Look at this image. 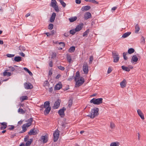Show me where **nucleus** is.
<instances>
[{
	"label": "nucleus",
	"instance_id": "1",
	"mask_svg": "<svg viewBox=\"0 0 146 146\" xmlns=\"http://www.w3.org/2000/svg\"><path fill=\"white\" fill-rule=\"evenodd\" d=\"M99 109L95 108L92 109L90 114L87 115L88 116L90 117L91 118H94L95 117L98 115Z\"/></svg>",
	"mask_w": 146,
	"mask_h": 146
},
{
	"label": "nucleus",
	"instance_id": "2",
	"mask_svg": "<svg viewBox=\"0 0 146 146\" xmlns=\"http://www.w3.org/2000/svg\"><path fill=\"white\" fill-rule=\"evenodd\" d=\"M57 4V3L56 0H51L50 6L54 8L56 12H58L59 10Z\"/></svg>",
	"mask_w": 146,
	"mask_h": 146
},
{
	"label": "nucleus",
	"instance_id": "3",
	"mask_svg": "<svg viewBox=\"0 0 146 146\" xmlns=\"http://www.w3.org/2000/svg\"><path fill=\"white\" fill-rule=\"evenodd\" d=\"M102 100L103 99L101 98L98 99L93 98L90 100V102L93 103L94 104L99 105L102 103Z\"/></svg>",
	"mask_w": 146,
	"mask_h": 146
},
{
	"label": "nucleus",
	"instance_id": "4",
	"mask_svg": "<svg viewBox=\"0 0 146 146\" xmlns=\"http://www.w3.org/2000/svg\"><path fill=\"white\" fill-rule=\"evenodd\" d=\"M113 57V62H117L119 59V56L118 54L116 51L112 52Z\"/></svg>",
	"mask_w": 146,
	"mask_h": 146
},
{
	"label": "nucleus",
	"instance_id": "5",
	"mask_svg": "<svg viewBox=\"0 0 146 146\" xmlns=\"http://www.w3.org/2000/svg\"><path fill=\"white\" fill-rule=\"evenodd\" d=\"M59 134V131L57 129L53 133L54 141L55 142L58 140Z\"/></svg>",
	"mask_w": 146,
	"mask_h": 146
},
{
	"label": "nucleus",
	"instance_id": "6",
	"mask_svg": "<svg viewBox=\"0 0 146 146\" xmlns=\"http://www.w3.org/2000/svg\"><path fill=\"white\" fill-rule=\"evenodd\" d=\"M84 82V79L82 77L80 78L79 80H78L76 82L75 86L79 87L82 85Z\"/></svg>",
	"mask_w": 146,
	"mask_h": 146
},
{
	"label": "nucleus",
	"instance_id": "7",
	"mask_svg": "<svg viewBox=\"0 0 146 146\" xmlns=\"http://www.w3.org/2000/svg\"><path fill=\"white\" fill-rule=\"evenodd\" d=\"M83 70L85 74H88V67L87 63H85L83 66Z\"/></svg>",
	"mask_w": 146,
	"mask_h": 146
},
{
	"label": "nucleus",
	"instance_id": "8",
	"mask_svg": "<svg viewBox=\"0 0 146 146\" xmlns=\"http://www.w3.org/2000/svg\"><path fill=\"white\" fill-rule=\"evenodd\" d=\"M25 88L26 89H31L33 88V85L30 83L25 82L24 84Z\"/></svg>",
	"mask_w": 146,
	"mask_h": 146
},
{
	"label": "nucleus",
	"instance_id": "9",
	"mask_svg": "<svg viewBox=\"0 0 146 146\" xmlns=\"http://www.w3.org/2000/svg\"><path fill=\"white\" fill-rule=\"evenodd\" d=\"M61 100L59 99L57 100L55 102L54 104V106H53V108L55 109L58 108L60 106Z\"/></svg>",
	"mask_w": 146,
	"mask_h": 146
},
{
	"label": "nucleus",
	"instance_id": "10",
	"mask_svg": "<svg viewBox=\"0 0 146 146\" xmlns=\"http://www.w3.org/2000/svg\"><path fill=\"white\" fill-rule=\"evenodd\" d=\"M48 138L47 136H42L41 137L40 141L41 142H42L44 143H46L48 140Z\"/></svg>",
	"mask_w": 146,
	"mask_h": 146
},
{
	"label": "nucleus",
	"instance_id": "11",
	"mask_svg": "<svg viewBox=\"0 0 146 146\" xmlns=\"http://www.w3.org/2000/svg\"><path fill=\"white\" fill-rule=\"evenodd\" d=\"M137 113L139 115L142 120H144L145 119L144 114L140 110L138 109L137 110Z\"/></svg>",
	"mask_w": 146,
	"mask_h": 146
},
{
	"label": "nucleus",
	"instance_id": "12",
	"mask_svg": "<svg viewBox=\"0 0 146 146\" xmlns=\"http://www.w3.org/2000/svg\"><path fill=\"white\" fill-rule=\"evenodd\" d=\"M66 110V109L65 107H63L62 109H60L58 111V113L60 116L62 117L64 115V113L65 111Z\"/></svg>",
	"mask_w": 146,
	"mask_h": 146
},
{
	"label": "nucleus",
	"instance_id": "13",
	"mask_svg": "<svg viewBox=\"0 0 146 146\" xmlns=\"http://www.w3.org/2000/svg\"><path fill=\"white\" fill-rule=\"evenodd\" d=\"M91 14L90 12H86L84 14V18L85 19H87L91 17Z\"/></svg>",
	"mask_w": 146,
	"mask_h": 146
},
{
	"label": "nucleus",
	"instance_id": "14",
	"mask_svg": "<svg viewBox=\"0 0 146 146\" xmlns=\"http://www.w3.org/2000/svg\"><path fill=\"white\" fill-rule=\"evenodd\" d=\"M56 16V14L55 13H53L50 18V21L51 23H53L54 21L55 17Z\"/></svg>",
	"mask_w": 146,
	"mask_h": 146
},
{
	"label": "nucleus",
	"instance_id": "15",
	"mask_svg": "<svg viewBox=\"0 0 146 146\" xmlns=\"http://www.w3.org/2000/svg\"><path fill=\"white\" fill-rule=\"evenodd\" d=\"M126 80L125 79H124L120 83L121 87L122 88H123L125 87L126 86Z\"/></svg>",
	"mask_w": 146,
	"mask_h": 146
},
{
	"label": "nucleus",
	"instance_id": "16",
	"mask_svg": "<svg viewBox=\"0 0 146 146\" xmlns=\"http://www.w3.org/2000/svg\"><path fill=\"white\" fill-rule=\"evenodd\" d=\"M49 107H50L49 102V101H46L44 102L43 106H41V107L42 108V109H41L40 110H42V109L43 108H45Z\"/></svg>",
	"mask_w": 146,
	"mask_h": 146
},
{
	"label": "nucleus",
	"instance_id": "17",
	"mask_svg": "<svg viewBox=\"0 0 146 146\" xmlns=\"http://www.w3.org/2000/svg\"><path fill=\"white\" fill-rule=\"evenodd\" d=\"M37 133L34 129H31L28 133V134L29 135H35Z\"/></svg>",
	"mask_w": 146,
	"mask_h": 146
},
{
	"label": "nucleus",
	"instance_id": "18",
	"mask_svg": "<svg viewBox=\"0 0 146 146\" xmlns=\"http://www.w3.org/2000/svg\"><path fill=\"white\" fill-rule=\"evenodd\" d=\"M1 127L0 129H5L7 126V123L6 122L1 123Z\"/></svg>",
	"mask_w": 146,
	"mask_h": 146
},
{
	"label": "nucleus",
	"instance_id": "19",
	"mask_svg": "<svg viewBox=\"0 0 146 146\" xmlns=\"http://www.w3.org/2000/svg\"><path fill=\"white\" fill-rule=\"evenodd\" d=\"M9 71L8 70H6L3 72V76H9L11 75V72H7Z\"/></svg>",
	"mask_w": 146,
	"mask_h": 146
},
{
	"label": "nucleus",
	"instance_id": "20",
	"mask_svg": "<svg viewBox=\"0 0 146 146\" xmlns=\"http://www.w3.org/2000/svg\"><path fill=\"white\" fill-rule=\"evenodd\" d=\"M91 7L89 6H85L81 8L82 11H87L90 9Z\"/></svg>",
	"mask_w": 146,
	"mask_h": 146
},
{
	"label": "nucleus",
	"instance_id": "21",
	"mask_svg": "<svg viewBox=\"0 0 146 146\" xmlns=\"http://www.w3.org/2000/svg\"><path fill=\"white\" fill-rule=\"evenodd\" d=\"M82 25L79 24L76 27L75 29L76 32L79 31L82 29Z\"/></svg>",
	"mask_w": 146,
	"mask_h": 146
},
{
	"label": "nucleus",
	"instance_id": "22",
	"mask_svg": "<svg viewBox=\"0 0 146 146\" xmlns=\"http://www.w3.org/2000/svg\"><path fill=\"white\" fill-rule=\"evenodd\" d=\"M131 33L130 32H128L124 33L122 36V37L125 38L129 36Z\"/></svg>",
	"mask_w": 146,
	"mask_h": 146
},
{
	"label": "nucleus",
	"instance_id": "23",
	"mask_svg": "<svg viewBox=\"0 0 146 146\" xmlns=\"http://www.w3.org/2000/svg\"><path fill=\"white\" fill-rule=\"evenodd\" d=\"M80 74L79 72H77L76 73V76L75 77V80L76 82L78 81V80H80Z\"/></svg>",
	"mask_w": 146,
	"mask_h": 146
},
{
	"label": "nucleus",
	"instance_id": "24",
	"mask_svg": "<svg viewBox=\"0 0 146 146\" xmlns=\"http://www.w3.org/2000/svg\"><path fill=\"white\" fill-rule=\"evenodd\" d=\"M120 144V143L118 142H113L111 143L110 146H119Z\"/></svg>",
	"mask_w": 146,
	"mask_h": 146
},
{
	"label": "nucleus",
	"instance_id": "25",
	"mask_svg": "<svg viewBox=\"0 0 146 146\" xmlns=\"http://www.w3.org/2000/svg\"><path fill=\"white\" fill-rule=\"evenodd\" d=\"M45 108L46 109L44 111L45 114H46H46H48L51 110V108L50 107H49Z\"/></svg>",
	"mask_w": 146,
	"mask_h": 146
},
{
	"label": "nucleus",
	"instance_id": "26",
	"mask_svg": "<svg viewBox=\"0 0 146 146\" xmlns=\"http://www.w3.org/2000/svg\"><path fill=\"white\" fill-rule=\"evenodd\" d=\"M62 87V85L60 84H56L54 88L55 90H59Z\"/></svg>",
	"mask_w": 146,
	"mask_h": 146
},
{
	"label": "nucleus",
	"instance_id": "27",
	"mask_svg": "<svg viewBox=\"0 0 146 146\" xmlns=\"http://www.w3.org/2000/svg\"><path fill=\"white\" fill-rule=\"evenodd\" d=\"M14 60L15 61L17 62H19L22 60L21 58L19 56L15 57Z\"/></svg>",
	"mask_w": 146,
	"mask_h": 146
},
{
	"label": "nucleus",
	"instance_id": "28",
	"mask_svg": "<svg viewBox=\"0 0 146 146\" xmlns=\"http://www.w3.org/2000/svg\"><path fill=\"white\" fill-rule=\"evenodd\" d=\"M28 97L27 96H22L20 98V100L21 101V102H23L25 100H27L28 99Z\"/></svg>",
	"mask_w": 146,
	"mask_h": 146
},
{
	"label": "nucleus",
	"instance_id": "29",
	"mask_svg": "<svg viewBox=\"0 0 146 146\" xmlns=\"http://www.w3.org/2000/svg\"><path fill=\"white\" fill-rule=\"evenodd\" d=\"M122 69L124 70L125 71L127 72H129L130 70L129 68L125 66H121Z\"/></svg>",
	"mask_w": 146,
	"mask_h": 146
},
{
	"label": "nucleus",
	"instance_id": "30",
	"mask_svg": "<svg viewBox=\"0 0 146 146\" xmlns=\"http://www.w3.org/2000/svg\"><path fill=\"white\" fill-rule=\"evenodd\" d=\"M131 60L132 61H133L134 62H136L137 61L138 58L136 55H134L132 56L131 59Z\"/></svg>",
	"mask_w": 146,
	"mask_h": 146
},
{
	"label": "nucleus",
	"instance_id": "31",
	"mask_svg": "<svg viewBox=\"0 0 146 146\" xmlns=\"http://www.w3.org/2000/svg\"><path fill=\"white\" fill-rule=\"evenodd\" d=\"M77 19V17H74L71 18H70L69 19V20L70 22H72L74 21H75Z\"/></svg>",
	"mask_w": 146,
	"mask_h": 146
},
{
	"label": "nucleus",
	"instance_id": "32",
	"mask_svg": "<svg viewBox=\"0 0 146 146\" xmlns=\"http://www.w3.org/2000/svg\"><path fill=\"white\" fill-rule=\"evenodd\" d=\"M140 30V28L139 25L137 24L135 27V33H137Z\"/></svg>",
	"mask_w": 146,
	"mask_h": 146
},
{
	"label": "nucleus",
	"instance_id": "33",
	"mask_svg": "<svg viewBox=\"0 0 146 146\" xmlns=\"http://www.w3.org/2000/svg\"><path fill=\"white\" fill-rule=\"evenodd\" d=\"M135 51L134 49L133 48H130L128 50V53L129 54H131L133 53Z\"/></svg>",
	"mask_w": 146,
	"mask_h": 146
},
{
	"label": "nucleus",
	"instance_id": "34",
	"mask_svg": "<svg viewBox=\"0 0 146 146\" xmlns=\"http://www.w3.org/2000/svg\"><path fill=\"white\" fill-rule=\"evenodd\" d=\"M32 141V139H30L29 141H28L26 143V146H29L31 144Z\"/></svg>",
	"mask_w": 146,
	"mask_h": 146
},
{
	"label": "nucleus",
	"instance_id": "35",
	"mask_svg": "<svg viewBox=\"0 0 146 146\" xmlns=\"http://www.w3.org/2000/svg\"><path fill=\"white\" fill-rule=\"evenodd\" d=\"M75 50V47L72 46L70 47L68 50V51L70 52H74Z\"/></svg>",
	"mask_w": 146,
	"mask_h": 146
},
{
	"label": "nucleus",
	"instance_id": "36",
	"mask_svg": "<svg viewBox=\"0 0 146 146\" xmlns=\"http://www.w3.org/2000/svg\"><path fill=\"white\" fill-rule=\"evenodd\" d=\"M73 100L71 99H70L68 101V106L70 108V107L72 104Z\"/></svg>",
	"mask_w": 146,
	"mask_h": 146
},
{
	"label": "nucleus",
	"instance_id": "37",
	"mask_svg": "<svg viewBox=\"0 0 146 146\" xmlns=\"http://www.w3.org/2000/svg\"><path fill=\"white\" fill-rule=\"evenodd\" d=\"M66 58L68 61L69 62H70L72 60L71 57L69 54H67Z\"/></svg>",
	"mask_w": 146,
	"mask_h": 146
},
{
	"label": "nucleus",
	"instance_id": "38",
	"mask_svg": "<svg viewBox=\"0 0 146 146\" xmlns=\"http://www.w3.org/2000/svg\"><path fill=\"white\" fill-rule=\"evenodd\" d=\"M23 69L25 70V71H27V72H28L30 75H33L32 73L27 68L25 67Z\"/></svg>",
	"mask_w": 146,
	"mask_h": 146
},
{
	"label": "nucleus",
	"instance_id": "39",
	"mask_svg": "<svg viewBox=\"0 0 146 146\" xmlns=\"http://www.w3.org/2000/svg\"><path fill=\"white\" fill-rule=\"evenodd\" d=\"M18 111L20 113L24 114L25 113V111L24 110L22 109H19L18 110Z\"/></svg>",
	"mask_w": 146,
	"mask_h": 146
},
{
	"label": "nucleus",
	"instance_id": "40",
	"mask_svg": "<svg viewBox=\"0 0 146 146\" xmlns=\"http://www.w3.org/2000/svg\"><path fill=\"white\" fill-rule=\"evenodd\" d=\"M59 1L64 7H66V4L63 1V0H60Z\"/></svg>",
	"mask_w": 146,
	"mask_h": 146
},
{
	"label": "nucleus",
	"instance_id": "41",
	"mask_svg": "<svg viewBox=\"0 0 146 146\" xmlns=\"http://www.w3.org/2000/svg\"><path fill=\"white\" fill-rule=\"evenodd\" d=\"M22 127L23 130L21 132H20L21 133H23L24 132L27 130V129L26 128L27 127H26L24 125H23Z\"/></svg>",
	"mask_w": 146,
	"mask_h": 146
},
{
	"label": "nucleus",
	"instance_id": "42",
	"mask_svg": "<svg viewBox=\"0 0 146 146\" xmlns=\"http://www.w3.org/2000/svg\"><path fill=\"white\" fill-rule=\"evenodd\" d=\"M33 121V118H31L29 119H28L27 121H26V122H27L28 123H30L31 125L32 122Z\"/></svg>",
	"mask_w": 146,
	"mask_h": 146
},
{
	"label": "nucleus",
	"instance_id": "43",
	"mask_svg": "<svg viewBox=\"0 0 146 146\" xmlns=\"http://www.w3.org/2000/svg\"><path fill=\"white\" fill-rule=\"evenodd\" d=\"M141 43L142 44H144L145 43V39L143 36L141 37Z\"/></svg>",
	"mask_w": 146,
	"mask_h": 146
},
{
	"label": "nucleus",
	"instance_id": "44",
	"mask_svg": "<svg viewBox=\"0 0 146 146\" xmlns=\"http://www.w3.org/2000/svg\"><path fill=\"white\" fill-rule=\"evenodd\" d=\"M89 30H87L85 32L83 33V36H87L89 33Z\"/></svg>",
	"mask_w": 146,
	"mask_h": 146
},
{
	"label": "nucleus",
	"instance_id": "45",
	"mask_svg": "<svg viewBox=\"0 0 146 146\" xmlns=\"http://www.w3.org/2000/svg\"><path fill=\"white\" fill-rule=\"evenodd\" d=\"M127 54V52H123V55L124 59L125 60H127V57L126 56V55Z\"/></svg>",
	"mask_w": 146,
	"mask_h": 146
},
{
	"label": "nucleus",
	"instance_id": "46",
	"mask_svg": "<svg viewBox=\"0 0 146 146\" xmlns=\"http://www.w3.org/2000/svg\"><path fill=\"white\" fill-rule=\"evenodd\" d=\"M76 32L75 29H73L71 30L70 31V34L73 35H74Z\"/></svg>",
	"mask_w": 146,
	"mask_h": 146
},
{
	"label": "nucleus",
	"instance_id": "47",
	"mask_svg": "<svg viewBox=\"0 0 146 146\" xmlns=\"http://www.w3.org/2000/svg\"><path fill=\"white\" fill-rule=\"evenodd\" d=\"M110 127L111 129L114 128L115 127V124L112 122H111L110 124Z\"/></svg>",
	"mask_w": 146,
	"mask_h": 146
},
{
	"label": "nucleus",
	"instance_id": "48",
	"mask_svg": "<svg viewBox=\"0 0 146 146\" xmlns=\"http://www.w3.org/2000/svg\"><path fill=\"white\" fill-rule=\"evenodd\" d=\"M53 27V25L52 23H50L49 24L48 26V28L50 30H52Z\"/></svg>",
	"mask_w": 146,
	"mask_h": 146
},
{
	"label": "nucleus",
	"instance_id": "49",
	"mask_svg": "<svg viewBox=\"0 0 146 146\" xmlns=\"http://www.w3.org/2000/svg\"><path fill=\"white\" fill-rule=\"evenodd\" d=\"M7 57L9 58H12L14 57L15 56V54H7Z\"/></svg>",
	"mask_w": 146,
	"mask_h": 146
},
{
	"label": "nucleus",
	"instance_id": "50",
	"mask_svg": "<svg viewBox=\"0 0 146 146\" xmlns=\"http://www.w3.org/2000/svg\"><path fill=\"white\" fill-rule=\"evenodd\" d=\"M9 70H8L9 71H13L15 70V68L13 67H9Z\"/></svg>",
	"mask_w": 146,
	"mask_h": 146
},
{
	"label": "nucleus",
	"instance_id": "51",
	"mask_svg": "<svg viewBox=\"0 0 146 146\" xmlns=\"http://www.w3.org/2000/svg\"><path fill=\"white\" fill-rule=\"evenodd\" d=\"M58 68L59 69L62 70H64L65 69L64 67L61 66H58Z\"/></svg>",
	"mask_w": 146,
	"mask_h": 146
},
{
	"label": "nucleus",
	"instance_id": "52",
	"mask_svg": "<svg viewBox=\"0 0 146 146\" xmlns=\"http://www.w3.org/2000/svg\"><path fill=\"white\" fill-rule=\"evenodd\" d=\"M30 123H25V124H23L24 126L26 127H29L30 126H31V124H30Z\"/></svg>",
	"mask_w": 146,
	"mask_h": 146
},
{
	"label": "nucleus",
	"instance_id": "53",
	"mask_svg": "<svg viewBox=\"0 0 146 146\" xmlns=\"http://www.w3.org/2000/svg\"><path fill=\"white\" fill-rule=\"evenodd\" d=\"M19 49L20 50H25V49L24 47L21 46L19 47Z\"/></svg>",
	"mask_w": 146,
	"mask_h": 146
},
{
	"label": "nucleus",
	"instance_id": "54",
	"mask_svg": "<svg viewBox=\"0 0 146 146\" xmlns=\"http://www.w3.org/2000/svg\"><path fill=\"white\" fill-rule=\"evenodd\" d=\"M93 59V56H91L90 58V62H89V63H91Z\"/></svg>",
	"mask_w": 146,
	"mask_h": 146
},
{
	"label": "nucleus",
	"instance_id": "55",
	"mask_svg": "<svg viewBox=\"0 0 146 146\" xmlns=\"http://www.w3.org/2000/svg\"><path fill=\"white\" fill-rule=\"evenodd\" d=\"M15 128V127L14 126L12 125L11 126V127L8 128V129L10 130H11Z\"/></svg>",
	"mask_w": 146,
	"mask_h": 146
},
{
	"label": "nucleus",
	"instance_id": "56",
	"mask_svg": "<svg viewBox=\"0 0 146 146\" xmlns=\"http://www.w3.org/2000/svg\"><path fill=\"white\" fill-rule=\"evenodd\" d=\"M111 71H112V70H111V68H110L109 67L108 68V74H109L111 72Z\"/></svg>",
	"mask_w": 146,
	"mask_h": 146
},
{
	"label": "nucleus",
	"instance_id": "57",
	"mask_svg": "<svg viewBox=\"0 0 146 146\" xmlns=\"http://www.w3.org/2000/svg\"><path fill=\"white\" fill-rule=\"evenodd\" d=\"M56 33V31L54 30H52L51 31L50 34H51V35H54Z\"/></svg>",
	"mask_w": 146,
	"mask_h": 146
},
{
	"label": "nucleus",
	"instance_id": "58",
	"mask_svg": "<svg viewBox=\"0 0 146 146\" xmlns=\"http://www.w3.org/2000/svg\"><path fill=\"white\" fill-rule=\"evenodd\" d=\"M48 83L47 81H46L45 82H44V86H48Z\"/></svg>",
	"mask_w": 146,
	"mask_h": 146
},
{
	"label": "nucleus",
	"instance_id": "59",
	"mask_svg": "<svg viewBox=\"0 0 146 146\" xmlns=\"http://www.w3.org/2000/svg\"><path fill=\"white\" fill-rule=\"evenodd\" d=\"M59 44H61V46L62 47H64L65 46V44L64 43H63V42H60L59 43Z\"/></svg>",
	"mask_w": 146,
	"mask_h": 146
},
{
	"label": "nucleus",
	"instance_id": "60",
	"mask_svg": "<svg viewBox=\"0 0 146 146\" xmlns=\"http://www.w3.org/2000/svg\"><path fill=\"white\" fill-rule=\"evenodd\" d=\"M81 0H76V3L78 4H80L81 2Z\"/></svg>",
	"mask_w": 146,
	"mask_h": 146
},
{
	"label": "nucleus",
	"instance_id": "61",
	"mask_svg": "<svg viewBox=\"0 0 146 146\" xmlns=\"http://www.w3.org/2000/svg\"><path fill=\"white\" fill-rule=\"evenodd\" d=\"M19 54L20 55L23 57H24L25 56V54L23 53L22 52H21L19 53Z\"/></svg>",
	"mask_w": 146,
	"mask_h": 146
},
{
	"label": "nucleus",
	"instance_id": "62",
	"mask_svg": "<svg viewBox=\"0 0 146 146\" xmlns=\"http://www.w3.org/2000/svg\"><path fill=\"white\" fill-rule=\"evenodd\" d=\"M49 66L50 67H52V66L53 64H52V61H50V62L49 63Z\"/></svg>",
	"mask_w": 146,
	"mask_h": 146
},
{
	"label": "nucleus",
	"instance_id": "63",
	"mask_svg": "<svg viewBox=\"0 0 146 146\" xmlns=\"http://www.w3.org/2000/svg\"><path fill=\"white\" fill-rule=\"evenodd\" d=\"M92 2L94 3H96V4H98V2H97V1H95V0H92Z\"/></svg>",
	"mask_w": 146,
	"mask_h": 146
},
{
	"label": "nucleus",
	"instance_id": "64",
	"mask_svg": "<svg viewBox=\"0 0 146 146\" xmlns=\"http://www.w3.org/2000/svg\"><path fill=\"white\" fill-rule=\"evenodd\" d=\"M61 76V75L60 74H58L56 77V79L59 78Z\"/></svg>",
	"mask_w": 146,
	"mask_h": 146
}]
</instances>
